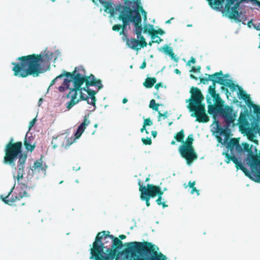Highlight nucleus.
I'll return each instance as SVG.
<instances>
[{"instance_id":"4468645a","label":"nucleus","mask_w":260,"mask_h":260,"mask_svg":"<svg viewBox=\"0 0 260 260\" xmlns=\"http://www.w3.org/2000/svg\"><path fill=\"white\" fill-rule=\"evenodd\" d=\"M193 135H189L187 137V141L181 145L178 149L181 156L185 159L188 166H190L198 158V155L193 148Z\"/></svg>"},{"instance_id":"473e14b6","label":"nucleus","mask_w":260,"mask_h":260,"mask_svg":"<svg viewBox=\"0 0 260 260\" xmlns=\"http://www.w3.org/2000/svg\"><path fill=\"white\" fill-rule=\"evenodd\" d=\"M153 124L152 120L150 118L145 119L144 120L143 125L144 126H146L147 125L150 126Z\"/></svg>"},{"instance_id":"f704fd0d","label":"nucleus","mask_w":260,"mask_h":260,"mask_svg":"<svg viewBox=\"0 0 260 260\" xmlns=\"http://www.w3.org/2000/svg\"><path fill=\"white\" fill-rule=\"evenodd\" d=\"M165 34V31H164L163 30H162L160 28H158L157 30H154V35L155 34H158V35H160L161 36L164 35Z\"/></svg>"},{"instance_id":"4be33fe9","label":"nucleus","mask_w":260,"mask_h":260,"mask_svg":"<svg viewBox=\"0 0 260 260\" xmlns=\"http://www.w3.org/2000/svg\"><path fill=\"white\" fill-rule=\"evenodd\" d=\"M34 137L31 135L28 136V133H26L24 142V145L26 150H29L30 151H32L34 150L36 147V145L34 143Z\"/></svg>"},{"instance_id":"cd10ccee","label":"nucleus","mask_w":260,"mask_h":260,"mask_svg":"<svg viewBox=\"0 0 260 260\" xmlns=\"http://www.w3.org/2000/svg\"><path fill=\"white\" fill-rule=\"evenodd\" d=\"M141 3L139 4V5ZM140 7L138 8L139 11L140 10L141 12V14L143 17V23H147V12L143 9L142 7H141L139 9Z\"/></svg>"},{"instance_id":"4c0bfd02","label":"nucleus","mask_w":260,"mask_h":260,"mask_svg":"<svg viewBox=\"0 0 260 260\" xmlns=\"http://www.w3.org/2000/svg\"><path fill=\"white\" fill-rule=\"evenodd\" d=\"M191 189L190 190V193L193 194L194 192H196L197 194V196L200 195V192L198 189H197L195 187L191 188Z\"/></svg>"},{"instance_id":"f8f14e48","label":"nucleus","mask_w":260,"mask_h":260,"mask_svg":"<svg viewBox=\"0 0 260 260\" xmlns=\"http://www.w3.org/2000/svg\"><path fill=\"white\" fill-rule=\"evenodd\" d=\"M75 75V69L74 71L72 72H68L65 71H63L61 74L57 76L56 78H55L51 82L48 89H49L54 85L59 80L61 79L63 77H65L63 79V81L61 85L59 86L58 88V91L60 92H63L66 90L69 89L70 91L68 94H67L66 97L68 99H70L71 100V97H68V95L71 93L72 90L75 88V85L74 84L73 81L74 78L73 76Z\"/></svg>"},{"instance_id":"052dcab7","label":"nucleus","mask_w":260,"mask_h":260,"mask_svg":"<svg viewBox=\"0 0 260 260\" xmlns=\"http://www.w3.org/2000/svg\"><path fill=\"white\" fill-rule=\"evenodd\" d=\"M94 127L95 128H96L98 127V124L97 123H95L94 125Z\"/></svg>"},{"instance_id":"ddd939ff","label":"nucleus","mask_w":260,"mask_h":260,"mask_svg":"<svg viewBox=\"0 0 260 260\" xmlns=\"http://www.w3.org/2000/svg\"><path fill=\"white\" fill-rule=\"evenodd\" d=\"M53 55L52 52L47 50L41 52L39 55H31L34 63L37 66L38 75L49 70L50 61L53 59Z\"/></svg>"},{"instance_id":"3c124183","label":"nucleus","mask_w":260,"mask_h":260,"mask_svg":"<svg viewBox=\"0 0 260 260\" xmlns=\"http://www.w3.org/2000/svg\"><path fill=\"white\" fill-rule=\"evenodd\" d=\"M190 77L191 79H194L196 80H197L198 79V78L196 76H194L193 75H192V74H190Z\"/></svg>"},{"instance_id":"79ce46f5","label":"nucleus","mask_w":260,"mask_h":260,"mask_svg":"<svg viewBox=\"0 0 260 260\" xmlns=\"http://www.w3.org/2000/svg\"><path fill=\"white\" fill-rule=\"evenodd\" d=\"M253 25H255V24H254L253 22H252V20H251L250 21H249L247 23V26L249 28H251V27H253Z\"/></svg>"},{"instance_id":"7c9ffc66","label":"nucleus","mask_w":260,"mask_h":260,"mask_svg":"<svg viewBox=\"0 0 260 260\" xmlns=\"http://www.w3.org/2000/svg\"><path fill=\"white\" fill-rule=\"evenodd\" d=\"M142 141L144 145H150L152 143L151 138L149 137L142 138Z\"/></svg>"},{"instance_id":"69168bd1","label":"nucleus","mask_w":260,"mask_h":260,"mask_svg":"<svg viewBox=\"0 0 260 260\" xmlns=\"http://www.w3.org/2000/svg\"><path fill=\"white\" fill-rule=\"evenodd\" d=\"M107 107H108V106H107V105H105V108H107Z\"/></svg>"},{"instance_id":"4d7b16f0","label":"nucleus","mask_w":260,"mask_h":260,"mask_svg":"<svg viewBox=\"0 0 260 260\" xmlns=\"http://www.w3.org/2000/svg\"><path fill=\"white\" fill-rule=\"evenodd\" d=\"M176 143L175 141H172V142H171V144L172 145H175Z\"/></svg>"},{"instance_id":"680f3d73","label":"nucleus","mask_w":260,"mask_h":260,"mask_svg":"<svg viewBox=\"0 0 260 260\" xmlns=\"http://www.w3.org/2000/svg\"><path fill=\"white\" fill-rule=\"evenodd\" d=\"M187 26H188V27H191V26H192V25H191V24H188V25H187Z\"/></svg>"},{"instance_id":"338daca9","label":"nucleus","mask_w":260,"mask_h":260,"mask_svg":"<svg viewBox=\"0 0 260 260\" xmlns=\"http://www.w3.org/2000/svg\"><path fill=\"white\" fill-rule=\"evenodd\" d=\"M172 124L171 122H169V125H170Z\"/></svg>"},{"instance_id":"a19ab883","label":"nucleus","mask_w":260,"mask_h":260,"mask_svg":"<svg viewBox=\"0 0 260 260\" xmlns=\"http://www.w3.org/2000/svg\"><path fill=\"white\" fill-rule=\"evenodd\" d=\"M36 122V119L35 118L32 119V120H31L29 122V129H30V128L34 125Z\"/></svg>"},{"instance_id":"a211bd4d","label":"nucleus","mask_w":260,"mask_h":260,"mask_svg":"<svg viewBox=\"0 0 260 260\" xmlns=\"http://www.w3.org/2000/svg\"><path fill=\"white\" fill-rule=\"evenodd\" d=\"M201 82L204 84H208L209 81L212 82V85L209 86L208 88V94L206 96L207 102H208V99H213L215 98L216 95H218L215 91L216 84H215V76L214 74L209 75L206 74L205 76L204 77H200Z\"/></svg>"},{"instance_id":"39448f33","label":"nucleus","mask_w":260,"mask_h":260,"mask_svg":"<svg viewBox=\"0 0 260 260\" xmlns=\"http://www.w3.org/2000/svg\"><path fill=\"white\" fill-rule=\"evenodd\" d=\"M208 112L215 119L216 117H221L225 124L221 126L218 121H215L213 123V128L219 136L224 137V144L227 146L229 136L230 133V127L235 125L234 122L238 116V112L233 107L224 104V102L221 100L219 95H216L215 98L208 99Z\"/></svg>"},{"instance_id":"2f4dec72","label":"nucleus","mask_w":260,"mask_h":260,"mask_svg":"<svg viewBox=\"0 0 260 260\" xmlns=\"http://www.w3.org/2000/svg\"><path fill=\"white\" fill-rule=\"evenodd\" d=\"M158 121H160L161 117H162L164 119L167 118L168 117V112L167 111L165 112L163 114H162L160 111H158Z\"/></svg>"},{"instance_id":"393cba45","label":"nucleus","mask_w":260,"mask_h":260,"mask_svg":"<svg viewBox=\"0 0 260 260\" xmlns=\"http://www.w3.org/2000/svg\"><path fill=\"white\" fill-rule=\"evenodd\" d=\"M142 31L144 33H149L152 35V34H154V26L147 23H144V28H143Z\"/></svg>"},{"instance_id":"f257e3e1","label":"nucleus","mask_w":260,"mask_h":260,"mask_svg":"<svg viewBox=\"0 0 260 260\" xmlns=\"http://www.w3.org/2000/svg\"><path fill=\"white\" fill-rule=\"evenodd\" d=\"M90 259L94 260H169L155 245L147 242L123 244L109 231L99 232L90 245Z\"/></svg>"},{"instance_id":"c03bdc74","label":"nucleus","mask_w":260,"mask_h":260,"mask_svg":"<svg viewBox=\"0 0 260 260\" xmlns=\"http://www.w3.org/2000/svg\"><path fill=\"white\" fill-rule=\"evenodd\" d=\"M146 63L145 60H144L143 61V62L142 63V64H141V66H140V69H144V68H146Z\"/></svg>"},{"instance_id":"f3484780","label":"nucleus","mask_w":260,"mask_h":260,"mask_svg":"<svg viewBox=\"0 0 260 260\" xmlns=\"http://www.w3.org/2000/svg\"><path fill=\"white\" fill-rule=\"evenodd\" d=\"M215 76V83H217L220 85L229 87L231 91H234L237 87V84L233 81L232 78L228 74L223 75L222 71L214 74Z\"/></svg>"},{"instance_id":"6e6552de","label":"nucleus","mask_w":260,"mask_h":260,"mask_svg":"<svg viewBox=\"0 0 260 260\" xmlns=\"http://www.w3.org/2000/svg\"><path fill=\"white\" fill-rule=\"evenodd\" d=\"M16 61L11 63L14 75L19 78H26L30 75L38 76L37 66L31 55L17 57Z\"/></svg>"},{"instance_id":"8fccbe9b","label":"nucleus","mask_w":260,"mask_h":260,"mask_svg":"<svg viewBox=\"0 0 260 260\" xmlns=\"http://www.w3.org/2000/svg\"><path fill=\"white\" fill-rule=\"evenodd\" d=\"M174 72H175L176 74H179V75H180V74H181L180 71L178 69H175V70H174Z\"/></svg>"},{"instance_id":"423d86ee","label":"nucleus","mask_w":260,"mask_h":260,"mask_svg":"<svg viewBox=\"0 0 260 260\" xmlns=\"http://www.w3.org/2000/svg\"><path fill=\"white\" fill-rule=\"evenodd\" d=\"M5 155L4 163L9 165L12 167L15 166V161L18 158L17 166V174H13L14 179L20 183L24 178V169L27 155L22 152V142H17L15 145L7 144L5 148Z\"/></svg>"},{"instance_id":"e433bc0d","label":"nucleus","mask_w":260,"mask_h":260,"mask_svg":"<svg viewBox=\"0 0 260 260\" xmlns=\"http://www.w3.org/2000/svg\"><path fill=\"white\" fill-rule=\"evenodd\" d=\"M196 63V59L193 57H191L190 59L188 61L186 64L187 66H190L191 63L194 64Z\"/></svg>"},{"instance_id":"6e6d98bb","label":"nucleus","mask_w":260,"mask_h":260,"mask_svg":"<svg viewBox=\"0 0 260 260\" xmlns=\"http://www.w3.org/2000/svg\"><path fill=\"white\" fill-rule=\"evenodd\" d=\"M128 100L126 98H124L123 100H122V103L123 104H125L127 102Z\"/></svg>"},{"instance_id":"2eb2a0df","label":"nucleus","mask_w":260,"mask_h":260,"mask_svg":"<svg viewBox=\"0 0 260 260\" xmlns=\"http://www.w3.org/2000/svg\"><path fill=\"white\" fill-rule=\"evenodd\" d=\"M47 168L48 166L42 158L36 160L32 166L26 168L27 173L24 177L26 183L31 182L35 175L38 179L44 178L46 176Z\"/></svg>"},{"instance_id":"c85d7f7f","label":"nucleus","mask_w":260,"mask_h":260,"mask_svg":"<svg viewBox=\"0 0 260 260\" xmlns=\"http://www.w3.org/2000/svg\"><path fill=\"white\" fill-rule=\"evenodd\" d=\"M151 38L152 40V43H157L159 44L162 41V40L159 37L156 36L153 34H152Z\"/></svg>"},{"instance_id":"09e8293b","label":"nucleus","mask_w":260,"mask_h":260,"mask_svg":"<svg viewBox=\"0 0 260 260\" xmlns=\"http://www.w3.org/2000/svg\"><path fill=\"white\" fill-rule=\"evenodd\" d=\"M151 135L154 138H155L157 135V132L153 131L151 132Z\"/></svg>"},{"instance_id":"ea45409f","label":"nucleus","mask_w":260,"mask_h":260,"mask_svg":"<svg viewBox=\"0 0 260 260\" xmlns=\"http://www.w3.org/2000/svg\"><path fill=\"white\" fill-rule=\"evenodd\" d=\"M53 58L54 59V60H56L59 56L60 55V52L58 51H55L54 53H53Z\"/></svg>"},{"instance_id":"e2e57ef3","label":"nucleus","mask_w":260,"mask_h":260,"mask_svg":"<svg viewBox=\"0 0 260 260\" xmlns=\"http://www.w3.org/2000/svg\"><path fill=\"white\" fill-rule=\"evenodd\" d=\"M52 2H55L56 0H50Z\"/></svg>"},{"instance_id":"0e129e2a","label":"nucleus","mask_w":260,"mask_h":260,"mask_svg":"<svg viewBox=\"0 0 260 260\" xmlns=\"http://www.w3.org/2000/svg\"><path fill=\"white\" fill-rule=\"evenodd\" d=\"M149 178H146V181H149Z\"/></svg>"},{"instance_id":"864d4df0","label":"nucleus","mask_w":260,"mask_h":260,"mask_svg":"<svg viewBox=\"0 0 260 260\" xmlns=\"http://www.w3.org/2000/svg\"><path fill=\"white\" fill-rule=\"evenodd\" d=\"M125 238H126V236L124 235H121L119 236V238L120 239L123 240V239H124Z\"/></svg>"},{"instance_id":"c9c22d12","label":"nucleus","mask_w":260,"mask_h":260,"mask_svg":"<svg viewBox=\"0 0 260 260\" xmlns=\"http://www.w3.org/2000/svg\"><path fill=\"white\" fill-rule=\"evenodd\" d=\"M196 182L195 181L191 182V181H189L188 185H186L185 184H184V186L185 188H187L188 186H189L190 188L194 187L195 185Z\"/></svg>"},{"instance_id":"49530a36","label":"nucleus","mask_w":260,"mask_h":260,"mask_svg":"<svg viewBox=\"0 0 260 260\" xmlns=\"http://www.w3.org/2000/svg\"><path fill=\"white\" fill-rule=\"evenodd\" d=\"M56 140H55L54 141V143L52 144V142H51V144L52 145L53 148L55 149L57 147V144L56 143L55 141Z\"/></svg>"},{"instance_id":"5fc2aeb1","label":"nucleus","mask_w":260,"mask_h":260,"mask_svg":"<svg viewBox=\"0 0 260 260\" xmlns=\"http://www.w3.org/2000/svg\"><path fill=\"white\" fill-rule=\"evenodd\" d=\"M174 19L173 17L171 18L170 20H167L166 22V23L167 24H169V23H171V20H173Z\"/></svg>"},{"instance_id":"6ab92c4d","label":"nucleus","mask_w":260,"mask_h":260,"mask_svg":"<svg viewBox=\"0 0 260 260\" xmlns=\"http://www.w3.org/2000/svg\"><path fill=\"white\" fill-rule=\"evenodd\" d=\"M89 123L90 120L86 118V116H85L83 121L78 126L77 131L75 133L74 137L72 136L71 138L67 139V144H66V146H70L77 139H79Z\"/></svg>"},{"instance_id":"9b49d317","label":"nucleus","mask_w":260,"mask_h":260,"mask_svg":"<svg viewBox=\"0 0 260 260\" xmlns=\"http://www.w3.org/2000/svg\"><path fill=\"white\" fill-rule=\"evenodd\" d=\"M22 180L23 179L20 183L17 182L18 184H20L19 186L15 187V183L14 184V186L11 189L7 196L5 197L3 195L1 196L0 198L5 204L12 205L16 201H19L24 197L29 196L27 191L30 188H32V187H30L28 186L27 183H22ZM14 180L15 183L17 179H14Z\"/></svg>"},{"instance_id":"dca6fc26","label":"nucleus","mask_w":260,"mask_h":260,"mask_svg":"<svg viewBox=\"0 0 260 260\" xmlns=\"http://www.w3.org/2000/svg\"><path fill=\"white\" fill-rule=\"evenodd\" d=\"M142 21L139 23V25H141L142 28V30L141 31L140 36H139L134 31L135 29V25L134 26V28H133V32L137 35V38L138 40H136L134 38H132L131 39H127L126 44L127 46L130 48L138 51L141 49V48L146 47L147 45V43L145 41V38L143 36H142V32L143 30V27L141 24Z\"/></svg>"},{"instance_id":"603ef678","label":"nucleus","mask_w":260,"mask_h":260,"mask_svg":"<svg viewBox=\"0 0 260 260\" xmlns=\"http://www.w3.org/2000/svg\"><path fill=\"white\" fill-rule=\"evenodd\" d=\"M43 102V99H40L38 102V105L39 106H40Z\"/></svg>"},{"instance_id":"9d476101","label":"nucleus","mask_w":260,"mask_h":260,"mask_svg":"<svg viewBox=\"0 0 260 260\" xmlns=\"http://www.w3.org/2000/svg\"><path fill=\"white\" fill-rule=\"evenodd\" d=\"M249 119V112L244 108L241 110L238 120L240 131L242 134L246 135L249 140L257 143L258 141L255 138L257 137V135L260 136V123H250L248 121Z\"/></svg>"},{"instance_id":"b1692460","label":"nucleus","mask_w":260,"mask_h":260,"mask_svg":"<svg viewBox=\"0 0 260 260\" xmlns=\"http://www.w3.org/2000/svg\"><path fill=\"white\" fill-rule=\"evenodd\" d=\"M250 109L252 108L253 109V112L256 114V118H253L252 121H251V123H260V108L254 104L253 102L251 101V106L248 107Z\"/></svg>"},{"instance_id":"bb28decb","label":"nucleus","mask_w":260,"mask_h":260,"mask_svg":"<svg viewBox=\"0 0 260 260\" xmlns=\"http://www.w3.org/2000/svg\"><path fill=\"white\" fill-rule=\"evenodd\" d=\"M184 137V135L183 131L181 130L176 134V135L175 136V138L177 141L182 142L183 144L184 143V141H183Z\"/></svg>"},{"instance_id":"de8ad7c7","label":"nucleus","mask_w":260,"mask_h":260,"mask_svg":"<svg viewBox=\"0 0 260 260\" xmlns=\"http://www.w3.org/2000/svg\"><path fill=\"white\" fill-rule=\"evenodd\" d=\"M144 131H145L146 132V133L148 134V132H147V130L146 129V126H144V125H143V127L140 129V131L141 133H143Z\"/></svg>"},{"instance_id":"774afa93","label":"nucleus","mask_w":260,"mask_h":260,"mask_svg":"<svg viewBox=\"0 0 260 260\" xmlns=\"http://www.w3.org/2000/svg\"><path fill=\"white\" fill-rule=\"evenodd\" d=\"M150 57H151V58H152V57H153V55H151L150 56Z\"/></svg>"},{"instance_id":"58836bf2","label":"nucleus","mask_w":260,"mask_h":260,"mask_svg":"<svg viewBox=\"0 0 260 260\" xmlns=\"http://www.w3.org/2000/svg\"><path fill=\"white\" fill-rule=\"evenodd\" d=\"M201 69V67L200 66H198L197 68L193 67L191 69V70L190 71V72H200V70Z\"/></svg>"},{"instance_id":"7ed1b4c3","label":"nucleus","mask_w":260,"mask_h":260,"mask_svg":"<svg viewBox=\"0 0 260 260\" xmlns=\"http://www.w3.org/2000/svg\"><path fill=\"white\" fill-rule=\"evenodd\" d=\"M92 1L96 4L98 2L101 4L105 12L110 14V17H116L117 15V19L122 21V25L116 24L112 27L113 30L119 31L122 28L120 35L127 38L128 30L131 29L130 25L132 24L135 25V32L138 36H140L142 28L141 25H139V23L142 21V17L138 10L140 0H123V4L118 5L115 8L112 3L104 0Z\"/></svg>"},{"instance_id":"37998d69","label":"nucleus","mask_w":260,"mask_h":260,"mask_svg":"<svg viewBox=\"0 0 260 260\" xmlns=\"http://www.w3.org/2000/svg\"><path fill=\"white\" fill-rule=\"evenodd\" d=\"M7 144H10V145H16V143H14V139L13 138H11L9 142Z\"/></svg>"},{"instance_id":"1a4fd4ad","label":"nucleus","mask_w":260,"mask_h":260,"mask_svg":"<svg viewBox=\"0 0 260 260\" xmlns=\"http://www.w3.org/2000/svg\"><path fill=\"white\" fill-rule=\"evenodd\" d=\"M138 185L140 192V199L145 201L147 207L150 206V199L151 198H154L157 196L158 198L156 200V203L159 206H162L164 209L168 207L166 204V200L162 197L163 191H161V188L159 186H156L151 184H147L144 186L141 183V180L138 179Z\"/></svg>"},{"instance_id":"72a5a7b5","label":"nucleus","mask_w":260,"mask_h":260,"mask_svg":"<svg viewBox=\"0 0 260 260\" xmlns=\"http://www.w3.org/2000/svg\"><path fill=\"white\" fill-rule=\"evenodd\" d=\"M210 7L214 9L213 6H215V4L217 3L219 0H207Z\"/></svg>"},{"instance_id":"a878e982","label":"nucleus","mask_w":260,"mask_h":260,"mask_svg":"<svg viewBox=\"0 0 260 260\" xmlns=\"http://www.w3.org/2000/svg\"><path fill=\"white\" fill-rule=\"evenodd\" d=\"M156 82V80L154 78H147L146 81L143 83V85L147 88H151Z\"/></svg>"},{"instance_id":"0eeeda50","label":"nucleus","mask_w":260,"mask_h":260,"mask_svg":"<svg viewBox=\"0 0 260 260\" xmlns=\"http://www.w3.org/2000/svg\"><path fill=\"white\" fill-rule=\"evenodd\" d=\"M191 98L186 100V103H190L191 105H187L190 111L193 112L191 116L196 117L197 121L206 122L209 120V117L206 114L205 105L202 104L204 98L199 89L192 87L191 89Z\"/></svg>"},{"instance_id":"13d9d810","label":"nucleus","mask_w":260,"mask_h":260,"mask_svg":"<svg viewBox=\"0 0 260 260\" xmlns=\"http://www.w3.org/2000/svg\"><path fill=\"white\" fill-rule=\"evenodd\" d=\"M167 190V189L166 188H164L162 190H161V191H163V193H164V191H165Z\"/></svg>"},{"instance_id":"412c9836","label":"nucleus","mask_w":260,"mask_h":260,"mask_svg":"<svg viewBox=\"0 0 260 260\" xmlns=\"http://www.w3.org/2000/svg\"><path fill=\"white\" fill-rule=\"evenodd\" d=\"M160 52L164 53L165 54L169 55L171 59L173 60L175 62H178L179 58L176 56L173 52V48L169 45L166 44L158 49Z\"/></svg>"},{"instance_id":"bf43d9fd","label":"nucleus","mask_w":260,"mask_h":260,"mask_svg":"<svg viewBox=\"0 0 260 260\" xmlns=\"http://www.w3.org/2000/svg\"><path fill=\"white\" fill-rule=\"evenodd\" d=\"M153 43H152V41L150 42L148 44L149 45L151 46Z\"/></svg>"},{"instance_id":"c756f323","label":"nucleus","mask_w":260,"mask_h":260,"mask_svg":"<svg viewBox=\"0 0 260 260\" xmlns=\"http://www.w3.org/2000/svg\"><path fill=\"white\" fill-rule=\"evenodd\" d=\"M158 105L156 104L155 101L154 99H152L150 101V104H149V107L150 108H152L153 110L158 111Z\"/></svg>"},{"instance_id":"f03ea898","label":"nucleus","mask_w":260,"mask_h":260,"mask_svg":"<svg viewBox=\"0 0 260 260\" xmlns=\"http://www.w3.org/2000/svg\"><path fill=\"white\" fill-rule=\"evenodd\" d=\"M225 162L229 164L232 161L237 169L241 170L251 180L260 183V151L253 145L243 143L240 145L235 139H231L226 146Z\"/></svg>"},{"instance_id":"a18cd8bd","label":"nucleus","mask_w":260,"mask_h":260,"mask_svg":"<svg viewBox=\"0 0 260 260\" xmlns=\"http://www.w3.org/2000/svg\"><path fill=\"white\" fill-rule=\"evenodd\" d=\"M162 85L161 83H157L155 85V88L158 89L160 87H162Z\"/></svg>"},{"instance_id":"20e7f679","label":"nucleus","mask_w":260,"mask_h":260,"mask_svg":"<svg viewBox=\"0 0 260 260\" xmlns=\"http://www.w3.org/2000/svg\"><path fill=\"white\" fill-rule=\"evenodd\" d=\"M73 77L75 88L68 96L71 97V100L66 104V108L69 110L81 101H85L93 107L91 112L94 111L96 108L95 95L103 87L101 81L96 80L92 74L87 76L81 66L75 68V75Z\"/></svg>"},{"instance_id":"5701e85b","label":"nucleus","mask_w":260,"mask_h":260,"mask_svg":"<svg viewBox=\"0 0 260 260\" xmlns=\"http://www.w3.org/2000/svg\"><path fill=\"white\" fill-rule=\"evenodd\" d=\"M71 134V129H67L64 131V132L62 134H60L57 137H53L52 138V144L54 143V141L55 140L59 139V140H61L62 139L64 138L65 140L64 142H62L61 143V145L63 147L65 148H68L69 146H66V144H67V139L70 138L68 137V136Z\"/></svg>"},{"instance_id":"aec40b11","label":"nucleus","mask_w":260,"mask_h":260,"mask_svg":"<svg viewBox=\"0 0 260 260\" xmlns=\"http://www.w3.org/2000/svg\"><path fill=\"white\" fill-rule=\"evenodd\" d=\"M234 91H237V96L240 100H243L248 107L251 106V101L250 100V95L247 94L242 87L237 84V87H236Z\"/></svg>"}]
</instances>
